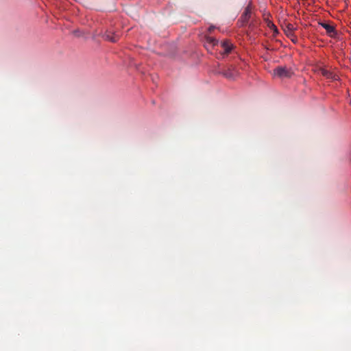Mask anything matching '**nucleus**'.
I'll return each mask as SVG.
<instances>
[{
  "instance_id": "obj_1",
  "label": "nucleus",
  "mask_w": 351,
  "mask_h": 351,
  "mask_svg": "<svg viewBox=\"0 0 351 351\" xmlns=\"http://www.w3.org/2000/svg\"><path fill=\"white\" fill-rule=\"evenodd\" d=\"M273 75L279 78H290L293 75V71L287 66H278L273 71Z\"/></svg>"
},
{
  "instance_id": "obj_2",
  "label": "nucleus",
  "mask_w": 351,
  "mask_h": 351,
  "mask_svg": "<svg viewBox=\"0 0 351 351\" xmlns=\"http://www.w3.org/2000/svg\"><path fill=\"white\" fill-rule=\"evenodd\" d=\"M219 73L223 75L228 80H234L239 75V72L236 67L233 65H230L224 69L219 71Z\"/></svg>"
},
{
  "instance_id": "obj_3",
  "label": "nucleus",
  "mask_w": 351,
  "mask_h": 351,
  "mask_svg": "<svg viewBox=\"0 0 351 351\" xmlns=\"http://www.w3.org/2000/svg\"><path fill=\"white\" fill-rule=\"evenodd\" d=\"M252 16V6L249 4L244 10V12L241 14L239 22L241 23V26H245Z\"/></svg>"
},
{
  "instance_id": "obj_4",
  "label": "nucleus",
  "mask_w": 351,
  "mask_h": 351,
  "mask_svg": "<svg viewBox=\"0 0 351 351\" xmlns=\"http://www.w3.org/2000/svg\"><path fill=\"white\" fill-rule=\"evenodd\" d=\"M221 47L223 49V51L220 53L223 56L229 54L232 48L233 45L231 44L228 40H223L221 43Z\"/></svg>"
},
{
  "instance_id": "obj_5",
  "label": "nucleus",
  "mask_w": 351,
  "mask_h": 351,
  "mask_svg": "<svg viewBox=\"0 0 351 351\" xmlns=\"http://www.w3.org/2000/svg\"><path fill=\"white\" fill-rule=\"evenodd\" d=\"M319 73L324 76L325 77L328 78V79H331L332 80H337L339 77L335 74L334 73H332V71H328L326 69H319Z\"/></svg>"
},
{
  "instance_id": "obj_6",
  "label": "nucleus",
  "mask_w": 351,
  "mask_h": 351,
  "mask_svg": "<svg viewBox=\"0 0 351 351\" xmlns=\"http://www.w3.org/2000/svg\"><path fill=\"white\" fill-rule=\"evenodd\" d=\"M320 25L326 29L329 36L334 38L337 36V32L333 26L326 23H322Z\"/></svg>"
},
{
  "instance_id": "obj_7",
  "label": "nucleus",
  "mask_w": 351,
  "mask_h": 351,
  "mask_svg": "<svg viewBox=\"0 0 351 351\" xmlns=\"http://www.w3.org/2000/svg\"><path fill=\"white\" fill-rule=\"evenodd\" d=\"M218 40L215 38L210 36L206 37L205 47L208 50L213 48L215 46L218 45Z\"/></svg>"
},
{
  "instance_id": "obj_8",
  "label": "nucleus",
  "mask_w": 351,
  "mask_h": 351,
  "mask_svg": "<svg viewBox=\"0 0 351 351\" xmlns=\"http://www.w3.org/2000/svg\"><path fill=\"white\" fill-rule=\"evenodd\" d=\"M119 36L118 34L111 32H106L103 36L105 40L112 43H116L119 40Z\"/></svg>"
},
{
  "instance_id": "obj_9",
  "label": "nucleus",
  "mask_w": 351,
  "mask_h": 351,
  "mask_svg": "<svg viewBox=\"0 0 351 351\" xmlns=\"http://www.w3.org/2000/svg\"><path fill=\"white\" fill-rule=\"evenodd\" d=\"M269 27L271 29H273L274 32L278 33V29H277L276 27L273 23H271V24L269 23Z\"/></svg>"
},
{
  "instance_id": "obj_10",
  "label": "nucleus",
  "mask_w": 351,
  "mask_h": 351,
  "mask_svg": "<svg viewBox=\"0 0 351 351\" xmlns=\"http://www.w3.org/2000/svg\"><path fill=\"white\" fill-rule=\"evenodd\" d=\"M287 29L290 31H293L294 29L293 25L289 23L287 26Z\"/></svg>"
},
{
  "instance_id": "obj_11",
  "label": "nucleus",
  "mask_w": 351,
  "mask_h": 351,
  "mask_svg": "<svg viewBox=\"0 0 351 351\" xmlns=\"http://www.w3.org/2000/svg\"><path fill=\"white\" fill-rule=\"evenodd\" d=\"M214 29H215V27H214V26H210V27L208 28V31H209L210 32H211Z\"/></svg>"
},
{
  "instance_id": "obj_12",
  "label": "nucleus",
  "mask_w": 351,
  "mask_h": 351,
  "mask_svg": "<svg viewBox=\"0 0 351 351\" xmlns=\"http://www.w3.org/2000/svg\"><path fill=\"white\" fill-rule=\"evenodd\" d=\"M253 25H253L252 23H250V25H249V27H252Z\"/></svg>"
}]
</instances>
